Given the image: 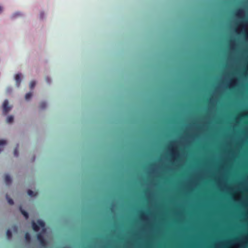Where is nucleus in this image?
Wrapping results in <instances>:
<instances>
[{
	"label": "nucleus",
	"mask_w": 248,
	"mask_h": 248,
	"mask_svg": "<svg viewBox=\"0 0 248 248\" xmlns=\"http://www.w3.org/2000/svg\"><path fill=\"white\" fill-rule=\"evenodd\" d=\"M45 225V222L40 219H39L37 221V223H36L34 221L32 222V228L35 232H38L40 229V227H44Z\"/></svg>",
	"instance_id": "nucleus-1"
},
{
	"label": "nucleus",
	"mask_w": 248,
	"mask_h": 248,
	"mask_svg": "<svg viewBox=\"0 0 248 248\" xmlns=\"http://www.w3.org/2000/svg\"><path fill=\"white\" fill-rule=\"evenodd\" d=\"M3 113L4 115L7 114L11 109L12 106L9 105L8 100L6 99L4 101L2 105Z\"/></svg>",
	"instance_id": "nucleus-2"
},
{
	"label": "nucleus",
	"mask_w": 248,
	"mask_h": 248,
	"mask_svg": "<svg viewBox=\"0 0 248 248\" xmlns=\"http://www.w3.org/2000/svg\"><path fill=\"white\" fill-rule=\"evenodd\" d=\"M37 238L38 240L39 241L41 246H45L46 245V241L41 233H39L37 234Z\"/></svg>",
	"instance_id": "nucleus-3"
},
{
	"label": "nucleus",
	"mask_w": 248,
	"mask_h": 248,
	"mask_svg": "<svg viewBox=\"0 0 248 248\" xmlns=\"http://www.w3.org/2000/svg\"><path fill=\"white\" fill-rule=\"evenodd\" d=\"M15 80L17 87H19L21 81V75L20 74H16L15 76Z\"/></svg>",
	"instance_id": "nucleus-4"
},
{
	"label": "nucleus",
	"mask_w": 248,
	"mask_h": 248,
	"mask_svg": "<svg viewBox=\"0 0 248 248\" xmlns=\"http://www.w3.org/2000/svg\"><path fill=\"white\" fill-rule=\"evenodd\" d=\"M5 182L7 185H9L12 182V179L10 176L8 174H6L4 178Z\"/></svg>",
	"instance_id": "nucleus-5"
},
{
	"label": "nucleus",
	"mask_w": 248,
	"mask_h": 248,
	"mask_svg": "<svg viewBox=\"0 0 248 248\" xmlns=\"http://www.w3.org/2000/svg\"><path fill=\"white\" fill-rule=\"evenodd\" d=\"M20 211L22 213V214L24 216V217H25L26 219H28V217H29V215H28V213L24 211V210H23L22 209V207H20Z\"/></svg>",
	"instance_id": "nucleus-6"
},
{
	"label": "nucleus",
	"mask_w": 248,
	"mask_h": 248,
	"mask_svg": "<svg viewBox=\"0 0 248 248\" xmlns=\"http://www.w3.org/2000/svg\"><path fill=\"white\" fill-rule=\"evenodd\" d=\"M244 14V11L243 9H239L237 10L236 15L239 17H241Z\"/></svg>",
	"instance_id": "nucleus-7"
},
{
	"label": "nucleus",
	"mask_w": 248,
	"mask_h": 248,
	"mask_svg": "<svg viewBox=\"0 0 248 248\" xmlns=\"http://www.w3.org/2000/svg\"><path fill=\"white\" fill-rule=\"evenodd\" d=\"M14 121V117L12 115L9 116L7 117L6 121L8 123H11Z\"/></svg>",
	"instance_id": "nucleus-8"
},
{
	"label": "nucleus",
	"mask_w": 248,
	"mask_h": 248,
	"mask_svg": "<svg viewBox=\"0 0 248 248\" xmlns=\"http://www.w3.org/2000/svg\"><path fill=\"white\" fill-rule=\"evenodd\" d=\"M22 15V14L19 12H16L15 13H14L12 16V18H16L18 16H21Z\"/></svg>",
	"instance_id": "nucleus-9"
},
{
	"label": "nucleus",
	"mask_w": 248,
	"mask_h": 248,
	"mask_svg": "<svg viewBox=\"0 0 248 248\" xmlns=\"http://www.w3.org/2000/svg\"><path fill=\"white\" fill-rule=\"evenodd\" d=\"M25 238L28 242H30L31 239V237L29 233L26 232L25 235Z\"/></svg>",
	"instance_id": "nucleus-10"
},
{
	"label": "nucleus",
	"mask_w": 248,
	"mask_h": 248,
	"mask_svg": "<svg viewBox=\"0 0 248 248\" xmlns=\"http://www.w3.org/2000/svg\"><path fill=\"white\" fill-rule=\"evenodd\" d=\"M46 107V103L45 102H42L40 104V108L41 109H44Z\"/></svg>",
	"instance_id": "nucleus-11"
},
{
	"label": "nucleus",
	"mask_w": 248,
	"mask_h": 248,
	"mask_svg": "<svg viewBox=\"0 0 248 248\" xmlns=\"http://www.w3.org/2000/svg\"><path fill=\"white\" fill-rule=\"evenodd\" d=\"M6 235L8 238L10 239L12 237V232L10 230H7L6 232Z\"/></svg>",
	"instance_id": "nucleus-12"
},
{
	"label": "nucleus",
	"mask_w": 248,
	"mask_h": 248,
	"mask_svg": "<svg viewBox=\"0 0 248 248\" xmlns=\"http://www.w3.org/2000/svg\"><path fill=\"white\" fill-rule=\"evenodd\" d=\"M32 96V93H28L26 94L25 95V99L27 100H29L31 97Z\"/></svg>",
	"instance_id": "nucleus-13"
},
{
	"label": "nucleus",
	"mask_w": 248,
	"mask_h": 248,
	"mask_svg": "<svg viewBox=\"0 0 248 248\" xmlns=\"http://www.w3.org/2000/svg\"><path fill=\"white\" fill-rule=\"evenodd\" d=\"M28 194L31 197H34L36 195V194H35L31 190H28Z\"/></svg>",
	"instance_id": "nucleus-14"
},
{
	"label": "nucleus",
	"mask_w": 248,
	"mask_h": 248,
	"mask_svg": "<svg viewBox=\"0 0 248 248\" xmlns=\"http://www.w3.org/2000/svg\"><path fill=\"white\" fill-rule=\"evenodd\" d=\"M36 82L34 81H31L30 84V87L31 89H33L35 86Z\"/></svg>",
	"instance_id": "nucleus-15"
},
{
	"label": "nucleus",
	"mask_w": 248,
	"mask_h": 248,
	"mask_svg": "<svg viewBox=\"0 0 248 248\" xmlns=\"http://www.w3.org/2000/svg\"><path fill=\"white\" fill-rule=\"evenodd\" d=\"M6 198L7 199L8 203L12 205L14 204V202H13V200L12 199L9 198L7 195H6Z\"/></svg>",
	"instance_id": "nucleus-16"
},
{
	"label": "nucleus",
	"mask_w": 248,
	"mask_h": 248,
	"mask_svg": "<svg viewBox=\"0 0 248 248\" xmlns=\"http://www.w3.org/2000/svg\"><path fill=\"white\" fill-rule=\"evenodd\" d=\"M14 154V155L15 156H16V157L18 156V151L17 147H16V148L15 149Z\"/></svg>",
	"instance_id": "nucleus-17"
},
{
	"label": "nucleus",
	"mask_w": 248,
	"mask_h": 248,
	"mask_svg": "<svg viewBox=\"0 0 248 248\" xmlns=\"http://www.w3.org/2000/svg\"><path fill=\"white\" fill-rule=\"evenodd\" d=\"M6 144V141L3 140H0V145H3ZM1 149H0V152L1 151Z\"/></svg>",
	"instance_id": "nucleus-18"
},
{
	"label": "nucleus",
	"mask_w": 248,
	"mask_h": 248,
	"mask_svg": "<svg viewBox=\"0 0 248 248\" xmlns=\"http://www.w3.org/2000/svg\"><path fill=\"white\" fill-rule=\"evenodd\" d=\"M46 81L48 83H50V79L48 77H46Z\"/></svg>",
	"instance_id": "nucleus-19"
},
{
	"label": "nucleus",
	"mask_w": 248,
	"mask_h": 248,
	"mask_svg": "<svg viewBox=\"0 0 248 248\" xmlns=\"http://www.w3.org/2000/svg\"><path fill=\"white\" fill-rule=\"evenodd\" d=\"M44 16V13L43 12H41L40 14V18L41 19H43Z\"/></svg>",
	"instance_id": "nucleus-20"
},
{
	"label": "nucleus",
	"mask_w": 248,
	"mask_h": 248,
	"mask_svg": "<svg viewBox=\"0 0 248 248\" xmlns=\"http://www.w3.org/2000/svg\"><path fill=\"white\" fill-rule=\"evenodd\" d=\"M2 7L0 6V13L2 11Z\"/></svg>",
	"instance_id": "nucleus-21"
}]
</instances>
